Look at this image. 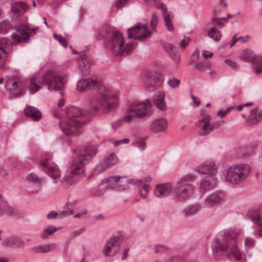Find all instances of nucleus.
<instances>
[{
	"mask_svg": "<svg viewBox=\"0 0 262 262\" xmlns=\"http://www.w3.org/2000/svg\"><path fill=\"white\" fill-rule=\"evenodd\" d=\"M149 3L151 5H154L157 8H161L162 14L167 30L169 31H173L174 27L171 22V19L173 17V15L167 12L166 6L161 3L160 0H151Z\"/></svg>",
	"mask_w": 262,
	"mask_h": 262,
	"instance_id": "18",
	"label": "nucleus"
},
{
	"mask_svg": "<svg viewBox=\"0 0 262 262\" xmlns=\"http://www.w3.org/2000/svg\"><path fill=\"white\" fill-rule=\"evenodd\" d=\"M38 28L30 29L28 25L19 24L16 27V33L12 34L13 41L3 37L0 38V69L6 64V57L13 50V45L19 42L28 43L32 36H34Z\"/></svg>",
	"mask_w": 262,
	"mask_h": 262,
	"instance_id": "4",
	"label": "nucleus"
},
{
	"mask_svg": "<svg viewBox=\"0 0 262 262\" xmlns=\"http://www.w3.org/2000/svg\"><path fill=\"white\" fill-rule=\"evenodd\" d=\"M95 86H97V94L91 98L90 101L93 110L95 112L101 111L106 114L116 110L118 105L117 97L100 84L97 76L81 78L77 82V89L81 92H86Z\"/></svg>",
	"mask_w": 262,
	"mask_h": 262,
	"instance_id": "1",
	"label": "nucleus"
},
{
	"mask_svg": "<svg viewBox=\"0 0 262 262\" xmlns=\"http://www.w3.org/2000/svg\"><path fill=\"white\" fill-rule=\"evenodd\" d=\"M79 69L82 74L86 75L89 73L90 64L86 60L82 59L80 62Z\"/></svg>",
	"mask_w": 262,
	"mask_h": 262,
	"instance_id": "35",
	"label": "nucleus"
},
{
	"mask_svg": "<svg viewBox=\"0 0 262 262\" xmlns=\"http://www.w3.org/2000/svg\"><path fill=\"white\" fill-rule=\"evenodd\" d=\"M225 62L226 63V64H227V65H228L233 69H235L237 68L236 64L230 59H226L225 60Z\"/></svg>",
	"mask_w": 262,
	"mask_h": 262,
	"instance_id": "57",
	"label": "nucleus"
},
{
	"mask_svg": "<svg viewBox=\"0 0 262 262\" xmlns=\"http://www.w3.org/2000/svg\"><path fill=\"white\" fill-rule=\"evenodd\" d=\"M164 95L162 92L157 93L154 98V102L157 106L161 111L166 109V105L164 102Z\"/></svg>",
	"mask_w": 262,
	"mask_h": 262,
	"instance_id": "30",
	"label": "nucleus"
},
{
	"mask_svg": "<svg viewBox=\"0 0 262 262\" xmlns=\"http://www.w3.org/2000/svg\"><path fill=\"white\" fill-rule=\"evenodd\" d=\"M118 162L117 157L114 154L110 155L104 161L102 166L104 168H107L116 165Z\"/></svg>",
	"mask_w": 262,
	"mask_h": 262,
	"instance_id": "33",
	"label": "nucleus"
},
{
	"mask_svg": "<svg viewBox=\"0 0 262 262\" xmlns=\"http://www.w3.org/2000/svg\"><path fill=\"white\" fill-rule=\"evenodd\" d=\"M132 145L141 150H143L146 148L145 142L142 139L135 140L133 142Z\"/></svg>",
	"mask_w": 262,
	"mask_h": 262,
	"instance_id": "42",
	"label": "nucleus"
},
{
	"mask_svg": "<svg viewBox=\"0 0 262 262\" xmlns=\"http://www.w3.org/2000/svg\"><path fill=\"white\" fill-rule=\"evenodd\" d=\"M195 68L201 72H204L210 68V64L207 61L199 62L195 65Z\"/></svg>",
	"mask_w": 262,
	"mask_h": 262,
	"instance_id": "43",
	"label": "nucleus"
},
{
	"mask_svg": "<svg viewBox=\"0 0 262 262\" xmlns=\"http://www.w3.org/2000/svg\"><path fill=\"white\" fill-rule=\"evenodd\" d=\"M211 117L206 115L199 120L198 126L199 127L198 134L201 136H206L213 130L212 126L209 123Z\"/></svg>",
	"mask_w": 262,
	"mask_h": 262,
	"instance_id": "19",
	"label": "nucleus"
},
{
	"mask_svg": "<svg viewBox=\"0 0 262 262\" xmlns=\"http://www.w3.org/2000/svg\"><path fill=\"white\" fill-rule=\"evenodd\" d=\"M24 113L34 121H38L41 117V114L38 109L32 106H26L24 109Z\"/></svg>",
	"mask_w": 262,
	"mask_h": 262,
	"instance_id": "27",
	"label": "nucleus"
},
{
	"mask_svg": "<svg viewBox=\"0 0 262 262\" xmlns=\"http://www.w3.org/2000/svg\"><path fill=\"white\" fill-rule=\"evenodd\" d=\"M180 81L179 79L173 77L171 79H169L168 81V85L172 88H176L178 87L180 84Z\"/></svg>",
	"mask_w": 262,
	"mask_h": 262,
	"instance_id": "48",
	"label": "nucleus"
},
{
	"mask_svg": "<svg viewBox=\"0 0 262 262\" xmlns=\"http://www.w3.org/2000/svg\"><path fill=\"white\" fill-rule=\"evenodd\" d=\"M140 26V23H136L133 27L127 30L128 38L135 40H139V34L138 27Z\"/></svg>",
	"mask_w": 262,
	"mask_h": 262,
	"instance_id": "34",
	"label": "nucleus"
},
{
	"mask_svg": "<svg viewBox=\"0 0 262 262\" xmlns=\"http://www.w3.org/2000/svg\"><path fill=\"white\" fill-rule=\"evenodd\" d=\"M240 59L251 62L252 69L255 75L262 73V57L256 55L251 50L247 49L243 51L241 53Z\"/></svg>",
	"mask_w": 262,
	"mask_h": 262,
	"instance_id": "11",
	"label": "nucleus"
},
{
	"mask_svg": "<svg viewBox=\"0 0 262 262\" xmlns=\"http://www.w3.org/2000/svg\"><path fill=\"white\" fill-rule=\"evenodd\" d=\"M158 22V19L157 14L155 13H152L150 20V26L154 31H156V27Z\"/></svg>",
	"mask_w": 262,
	"mask_h": 262,
	"instance_id": "45",
	"label": "nucleus"
},
{
	"mask_svg": "<svg viewBox=\"0 0 262 262\" xmlns=\"http://www.w3.org/2000/svg\"><path fill=\"white\" fill-rule=\"evenodd\" d=\"M27 180L34 184L40 185L41 184L43 180L42 179L38 177L36 174L34 173H30L27 178Z\"/></svg>",
	"mask_w": 262,
	"mask_h": 262,
	"instance_id": "40",
	"label": "nucleus"
},
{
	"mask_svg": "<svg viewBox=\"0 0 262 262\" xmlns=\"http://www.w3.org/2000/svg\"><path fill=\"white\" fill-rule=\"evenodd\" d=\"M246 215L252 222L259 227V228L254 232V235L256 237H262V221L259 208L254 207L249 209Z\"/></svg>",
	"mask_w": 262,
	"mask_h": 262,
	"instance_id": "15",
	"label": "nucleus"
},
{
	"mask_svg": "<svg viewBox=\"0 0 262 262\" xmlns=\"http://www.w3.org/2000/svg\"><path fill=\"white\" fill-rule=\"evenodd\" d=\"M251 167L246 164H236L228 168L225 178L229 185H237L244 181L249 176Z\"/></svg>",
	"mask_w": 262,
	"mask_h": 262,
	"instance_id": "8",
	"label": "nucleus"
},
{
	"mask_svg": "<svg viewBox=\"0 0 262 262\" xmlns=\"http://www.w3.org/2000/svg\"><path fill=\"white\" fill-rule=\"evenodd\" d=\"M2 215L6 214L9 216H13L17 214L18 210L14 206L8 204L5 201H2Z\"/></svg>",
	"mask_w": 262,
	"mask_h": 262,
	"instance_id": "28",
	"label": "nucleus"
},
{
	"mask_svg": "<svg viewBox=\"0 0 262 262\" xmlns=\"http://www.w3.org/2000/svg\"><path fill=\"white\" fill-rule=\"evenodd\" d=\"M57 245L56 243L40 245L33 247L32 251L35 253H46L56 250Z\"/></svg>",
	"mask_w": 262,
	"mask_h": 262,
	"instance_id": "26",
	"label": "nucleus"
},
{
	"mask_svg": "<svg viewBox=\"0 0 262 262\" xmlns=\"http://www.w3.org/2000/svg\"><path fill=\"white\" fill-rule=\"evenodd\" d=\"M169 54H170L172 59L175 62H178L180 58V55L179 54V51L176 48H175L172 52H171V53Z\"/></svg>",
	"mask_w": 262,
	"mask_h": 262,
	"instance_id": "49",
	"label": "nucleus"
},
{
	"mask_svg": "<svg viewBox=\"0 0 262 262\" xmlns=\"http://www.w3.org/2000/svg\"><path fill=\"white\" fill-rule=\"evenodd\" d=\"M222 12L220 6L216 7L213 10V13L214 15H217Z\"/></svg>",
	"mask_w": 262,
	"mask_h": 262,
	"instance_id": "64",
	"label": "nucleus"
},
{
	"mask_svg": "<svg viewBox=\"0 0 262 262\" xmlns=\"http://www.w3.org/2000/svg\"><path fill=\"white\" fill-rule=\"evenodd\" d=\"M196 177L192 173H187L179 178L174 186L170 183L156 185L154 194L159 198L169 196L173 192L176 199L184 201L188 199L193 193L194 187L192 184Z\"/></svg>",
	"mask_w": 262,
	"mask_h": 262,
	"instance_id": "2",
	"label": "nucleus"
},
{
	"mask_svg": "<svg viewBox=\"0 0 262 262\" xmlns=\"http://www.w3.org/2000/svg\"><path fill=\"white\" fill-rule=\"evenodd\" d=\"M196 171L201 175L215 176L217 172V167L214 161L208 160L199 164Z\"/></svg>",
	"mask_w": 262,
	"mask_h": 262,
	"instance_id": "17",
	"label": "nucleus"
},
{
	"mask_svg": "<svg viewBox=\"0 0 262 262\" xmlns=\"http://www.w3.org/2000/svg\"><path fill=\"white\" fill-rule=\"evenodd\" d=\"M148 23L141 24L140 23V26L138 27L139 34V40H143L151 36L152 31L148 29Z\"/></svg>",
	"mask_w": 262,
	"mask_h": 262,
	"instance_id": "29",
	"label": "nucleus"
},
{
	"mask_svg": "<svg viewBox=\"0 0 262 262\" xmlns=\"http://www.w3.org/2000/svg\"><path fill=\"white\" fill-rule=\"evenodd\" d=\"M255 240L250 237H246L245 239V246L247 248L252 247L255 244Z\"/></svg>",
	"mask_w": 262,
	"mask_h": 262,
	"instance_id": "50",
	"label": "nucleus"
},
{
	"mask_svg": "<svg viewBox=\"0 0 262 262\" xmlns=\"http://www.w3.org/2000/svg\"><path fill=\"white\" fill-rule=\"evenodd\" d=\"M85 228L84 227H82V228L74 231L73 232H72V235L73 237H76V236H79V235H80L81 234L83 233L85 231Z\"/></svg>",
	"mask_w": 262,
	"mask_h": 262,
	"instance_id": "56",
	"label": "nucleus"
},
{
	"mask_svg": "<svg viewBox=\"0 0 262 262\" xmlns=\"http://www.w3.org/2000/svg\"><path fill=\"white\" fill-rule=\"evenodd\" d=\"M86 158L78 156L75 153V156L70 163L66 173L63 178V181L68 185H73L77 183L85 172V160Z\"/></svg>",
	"mask_w": 262,
	"mask_h": 262,
	"instance_id": "7",
	"label": "nucleus"
},
{
	"mask_svg": "<svg viewBox=\"0 0 262 262\" xmlns=\"http://www.w3.org/2000/svg\"><path fill=\"white\" fill-rule=\"evenodd\" d=\"M74 214L73 209L71 207L68 203L64 206L63 210L59 214V217L62 218Z\"/></svg>",
	"mask_w": 262,
	"mask_h": 262,
	"instance_id": "37",
	"label": "nucleus"
},
{
	"mask_svg": "<svg viewBox=\"0 0 262 262\" xmlns=\"http://www.w3.org/2000/svg\"><path fill=\"white\" fill-rule=\"evenodd\" d=\"M128 142H129L128 139H124L120 140L115 141L114 142V144L115 146H117L120 145V144L127 143H128Z\"/></svg>",
	"mask_w": 262,
	"mask_h": 262,
	"instance_id": "60",
	"label": "nucleus"
},
{
	"mask_svg": "<svg viewBox=\"0 0 262 262\" xmlns=\"http://www.w3.org/2000/svg\"><path fill=\"white\" fill-rule=\"evenodd\" d=\"M142 80L149 90L152 91L162 86L163 77L157 71H147L143 75Z\"/></svg>",
	"mask_w": 262,
	"mask_h": 262,
	"instance_id": "13",
	"label": "nucleus"
},
{
	"mask_svg": "<svg viewBox=\"0 0 262 262\" xmlns=\"http://www.w3.org/2000/svg\"><path fill=\"white\" fill-rule=\"evenodd\" d=\"M58 229L57 228L53 226V225L49 226L43 230L41 234V236L43 238H46L48 235L57 231Z\"/></svg>",
	"mask_w": 262,
	"mask_h": 262,
	"instance_id": "38",
	"label": "nucleus"
},
{
	"mask_svg": "<svg viewBox=\"0 0 262 262\" xmlns=\"http://www.w3.org/2000/svg\"><path fill=\"white\" fill-rule=\"evenodd\" d=\"M59 213H58L56 211H52L47 214V218L49 220L54 219L57 216L59 217Z\"/></svg>",
	"mask_w": 262,
	"mask_h": 262,
	"instance_id": "53",
	"label": "nucleus"
},
{
	"mask_svg": "<svg viewBox=\"0 0 262 262\" xmlns=\"http://www.w3.org/2000/svg\"><path fill=\"white\" fill-rule=\"evenodd\" d=\"M88 213L86 209H83L80 212L75 214L74 216L75 218H80L83 215H85Z\"/></svg>",
	"mask_w": 262,
	"mask_h": 262,
	"instance_id": "58",
	"label": "nucleus"
},
{
	"mask_svg": "<svg viewBox=\"0 0 262 262\" xmlns=\"http://www.w3.org/2000/svg\"><path fill=\"white\" fill-rule=\"evenodd\" d=\"M262 120V109L258 112L256 108L251 109L249 118L247 122V125L251 126L257 124Z\"/></svg>",
	"mask_w": 262,
	"mask_h": 262,
	"instance_id": "23",
	"label": "nucleus"
},
{
	"mask_svg": "<svg viewBox=\"0 0 262 262\" xmlns=\"http://www.w3.org/2000/svg\"><path fill=\"white\" fill-rule=\"evenodd\" d=\"M149 191V185L145 184L139 190L138 193L140 198L142 199H146L148 195Z\"/></svg>",
	"mask_w": 262,
	"mask_h": 262,
	"instance_id": "41",
	"label": "nucleus"
},
{
	"mask_svg": "<svg viewBox=\"0 0 262 262\" xmlns=\"http://www.w3.org/2000/svg\"><path fill=\"white\" fill-rule=\"evenodd\" d=\"M69 74H59L55 70H50L47 71L39 77L33 76L29 80L28 90L31 94H34L38 92L41 86L38 84L47 86L50 91H60L61 95L63 93L62 88L65 85L69 78Z\"/></svg>",
	"mask_w": 262,
	"mask_h": 262,
	"instance_id": "3",
	"label": "nucleus"
},
{
	"mask_svg": "<svg viewBox=\"0 0 262 262\" xmlns=\"http://www.w3.org/2000/svg\"><path fill=\"white\" fill-rule=\"evenodd\" d=\"M200 209L198 204L192 205L184 210V213L186 215H192L196 213Z\"/></svg>",
	"mask_w": 262,
	"mask_h": 262,
	"instance_id": "36",
	"label": "nucleus"
},
{
	"mask_svg": "<svg viewBox=\"0 0 262 262\" xmlns=\"http://www.w3.org/2000/svg\"><path fill=\"white\" fill-rule=\"evenodd\" d=\"M28 7L24 2H14L11 4L12 12L17 14L19 13H24L27 11Z\"/></svg>",
	"mask_w": 262,
	"mask_h": 262,
	"instance_id": "31",
	"label": "nucleus"
},
{
	"mask_svg": "<svg viewBox=\"0 0 262 262\" xmlns=\"http://www.w3.org/2000/svg\"><path fill=\"white\" fill-rule=\"evenodd\" d=\"M207 35L215 41H219L222 37L221 31L214 27H207Z\"/></svg>",
	"mask_w": 262,
	"mask_h": 262,
	"instance_id": "32",
	"label": "nucleus"
},
{
	"mask_svg": "<svg viewBox=\"0 0 262 262\" xmlns=\"http://www.w3.org/2000/svg\"><path fill=\"white\" fill-rule=\"evenodd\" d=\"M55 39L57 40L61 45L63 47H67L68 45V41L64 38L62 37L60 35L54 34L53 35Z\"/></svg>",
	"mask_w": 262,
	"mask_h": 262,
	"instance_id": "46",
	"label": "nucleus"
},
{
	"mask_svg": "<svg viewBox=\"0 0 262 262\" xmlns=\"http://www.w3.org/2000/svg\"><path fill=\"white\" fill-rule=\"evenodd\" d=\"M98 147L96 145H92L88 144L86 146L82 148H78L76 151L75 154L77 156H83L86 159L85 162L91 160V158L95 155L97 152Z\"/></svg>",
	"mask_w": 262,
	"mask_h": 262,
	"instance_id": "20",
	"label": "nucleus"
},
{
	"mask_svg": "<svg viewBox=\"0 0 262 262\" xmlns=\"http://www.w3.org/2000/svg\"><path fill=\"white\" fill-rule=\"evenodd\" d=\"M167 248L161 245H157L154 247V251L155 253H162L165 252Z\"/></svg>",
	"mask_w": 262,
	"mask_h": 262,
	"instance_id": "51",
	"label": "nucleus"
},
{
	"mask_svg": "<svg viewBox=\"0 0 262 262\" xmlns=\"http://www.w3.org/2000/svg\"><path fill=\"white\" fill-rule=\"evenodd\" d=\"M55 39L57 40L61 45L63 47H67L68 45V41L64 38L62 37L60 35L54 34L53 35Z\"/></svg>",
	"mask_w": 262,
	"mask_h": 262,
	"instance_id": "47",
	"label": "nucleus"
},
{
	"mask_svg": "<svg viewBox=\"0 0 262 262\" xmlns=\"http://www.w3.org/2000/svg\"><path fill=\"white\" fill-rule=\"evenodd\" d=\"M225 199V193L221 190L213 192L205 198L204 205L206 207H213L222 203Z\"/></svg>",
	"mask_w": 262,
	"mask_h": 262,
	"instance_id": "16",
	"label": "nucleus"
},
{
	"mask_svg": "<svg viewBox=\"0 0 262 262\" xmlns=\"http://www.w3.org/2000/svg\"><path fill=\"white\" fill-rule=\"evenodd\" d=\"M202 55L205 58H210L213 56V53L207 50H203Z\"/></svg>",
	"mask_w": 262,
	"mask_h": 262,
	"instance_id": "61",
	"label": "nucleus"
},
{
	"mask_svg": "<svg viewBox=\"0 0 262 262\" xmlns=\"http://www.w3.org/2000/svg\"><path fill=\"white\" fill-rule=\"evenodd\" d=\"M251 39V37L249 35H246L244 37H239L238 40H241L243 42H246L249 41Z\"/></svg>",
	"mask_w": 262,
	"mask_h": 262,
	"instance_id": "62",
	"label": "nucleus"
},
{
	"mask_svg": "<svg viewBox=\"0 0 262 262\" xmlns=\"http://www.w3.org/2000/svg\"><path fill=\"white\" fill-rule=\"evenodd\" d=\"M129 250L128 249H125L122 251V256L121 259L122 260L126 259L127 258V255L128 253Z\"/></svg>",
	"mask_w": 262,
	"mask_h": 262,
	"instance_id": "63",
	"label": "nucleus"
},
{
	"mask_svg": "<svg viewBox=\"0 0 262 262\" xmlns=\"http://www.w3.org/2000/svg\"><path fill=\"white\" fill-rule=\"evenodd\" d=\"M135 45L130 42L125 45L124 37L122 33L115 31L112 34L107 45L108 48L115 56H121L130 53Z\"/></svg>",
	"mask_w": 262,
	"mask_h": 262,
	"instance_id": "9",
	"label": "nucleus"
},
{
	"mask_svg": "<svg viewBox=\"0 0 262 262\" xmlns=\"http://www.w3.org/2000/svg\"><path fill=\"white\" fill-rule=\"evenodd\" d=\"M224 121L221 120V121H219L217 122H215L213 123L211 125L212 126L213 129H214L215 128H217V127H219L220 126H222V125L224 124Z\"/></svg>",
	"mask_w": 262,
	"mask_h": 262,
	"instance_id": "59",
	"label": "nucleus"
},
{
	"mask_svg": "<svg viewBox=\"0 0 262 262\" xmlns=\"http://www.w3.org/2000/svg\"><path fill=\"white\" fill-rule=\"evenodd\" d=\"M168 126V121L164 117L159 118L152 121L149 128L151 132L159 133L165 131Z\"/></svg>",
	"mask_w": 262,
	"mask_h": 262,
	"instance_id": "21",
	"label": "nucleus"
},
{
	"mask_svg": "<svg viewBox=\"0 0 262 262\" xmlns=\"http://www.w3.org/2000/svg\"><path fill=\"white\" fill-rule=\"evenodd\" d=\"M25 242L17 236H12L5 238L3 242V245L9 247H19L25 245Z\"/></svg>",
	"mask_w": 262,
	"mask_h": 262,
	"instance_id": "25",
	"label": "nucleus"
},
{
	"mask_svg": "<svg viewBox=\"0 0 262 262\" xmlns=\"http://www.w3.org/2000/svg\"><path fill=\"white\" fill-rule=\"evenodd\" d=\"M189 41V38H183L182 41L179 44V47L181 49L184 48L186 46L188 45Z\"/></svg>",
	"mask_w": 262,
	"mask_h": 262,
	"instance_id": "54",
	"label": "nucleus"
},
{
	"mask_svg": "<svg viewBox=\"0 0 262 262\" xmlns=\"http://www.w3.org/2000/svg\"><path fill=\"white\" fill-rule=\"evenodd\" d=\"M90 117L91 113L89 111L75 106L68 107L60 121V127L67 135L77 136L80 133L77 129L86 123Z\"/></svg>",
	"mask_w": 262,
	"mask_h": 262,
	"instance_id": "5",
	"label": "nucleus"
},
{
	"mask_svg": "<svg viewBox=\"0 0 262 262\" xmlns=\"http://www.w3.org/2000/svg\"><path fill=\"white\" fill-rule=\"evenodd\" d=\"M123 236L119 234H114L110 237L105 242L102 253L105 256H114L120 251Z\"/></svg>",
	"mask_w": 262,
	"mask_h": 262,
	"instance_id": "10",
	"label": "nucleus"
},
{
	"mask_svg": "<svg viewBox=\"0 0 262 262\" xmlns=\"http://www.w3.org/2000/svg\"><path fill=\"white\" fill-rule=\"evenodd\" d=\"M207 27H214L222 28L224 26V24L221 21L219 18H213L206 24Z\"/></svg>",
	"mask_w": 262,
	"mask_h": 262,
	"instance_id": "39",
	"label": "nucleus"
},
{
	"mask_svg": "<svg viewBox=\"0 0 262 262\" xmlns=\"http://www.w3.org/2000/svg\"><path fill=\"white\" fill-rule=\"evenodd\" d=\"M164 47L166 52L171 53L176 48L173 47L172 45L170 43H166L164 45Z\"/></svg>",
	"mask_w": 262,
	"mask_h": 262,
	"instance_id": "55",
	"label": "nucleus"
},
{
	"mask_svg": "<svg viewBox=\"0 0 262 262\" xmlns=\"http://www.w3.org/2000/svg\"><path fill=\"white\" fill-rule=\"evenodd\" d=\"M129 0H117L115 4V7L116 9L121 8L124 6L128 2Z\"/></svg>",
	"mask_w": 262,
	"mask_h": 262,
	"instance_id": "52",
	"label": "nucleus"
},
{
	"mask_svg": "<svg viewBox=\"0 0 262 262\" xmlns=\"http://www.w3.org/2000/svg\"><path fill=\"white\" fill-rule=\"evenodd\" d=\"M11 28V25L8 20H3L0 23V32L6 33Z\"/></svg>",
	"mask_w": 262,
	"mask_h": 262,
	"instance_id": "44",
	"label": "nucleus"
},
{
	"mask_svg": "<svg viewBox=\"0 0 262 262\" xmlns=\"http://www.w3.org/2000/svg\"><path fill=\"white\" fill-rule=\"evenodd\" d=\"M217 182V178L214 176H206L201 181L200 187L202 190L208 191L215 187Z\"/></svg>",
	"mask_w": 262,
	"mask_h": 262,
	"instance_id": "22",
	"label": "nucleus"
},
{
	"mask_svg": "<svg viewBox=\"0 0 262 262\" xmlns=\"http://www.w3.org/2000/svg\"><path fill=\"white\" fill-rule=\"evenodd\" d=\"M151 106V104L148 99L145 102L134 101L128 106L126 115L124 116L122 120L128 123L134 118L148 119L152 115Z\"/></svg>",
	"mask_w": 262,
	"mask_h": 262,
	"instance_id": "6",
	"label": "nucleus"
},
{
	"mask_svg": "<svg viewBox=\"0 0 262 262\" xmlns=\"http://www.w3.org/2000/svg\"><path fill=\"white\" fill-rule=\"evenodd\" d=\"M121 178L122 177L120 176H111L104 178L101 181L99 184V186L106 183L107 185L104 188L106 191L107 190L117 189L118 188L117 186L115 184H112L111 183L112 182L118 183Z\"/></svg>",
	"mask_w": 262,
	"mask_h": 262,
	"instance_id": "24",
	"label": "nucleus"
},
{
	"mask_svg": "<svg viewBox=\"0 0 262 262\" xmlns=\"http://www.w3.org/2000/svg\"><path fill=\"white\" fill-rule=\"evenodd\" d=\"M51 156L43 157L40 161V165L43 170L53 178L54 183H56L60 180L61 172L57 166L51 161Z\"/></svg>",
	"mask_w": 262,
	"mask_h": 262,
	"instance_id": "12",
	"label": "nucleus"
},
{
	"mask_svg": "<svg viewBox=\"0 0 262 262\" xmlns=\"http://www.w3.org/2000/svg\"><path fill=\"white\" fill-rule=\"evenodd\" d=\"M6 78V88L10 94L14 97L21 96L25 88L20 78L16 75L8 76Z\"/></svg>",
	"mask_w": 262,
	"mask_h": 262,
	"instance_id": "14",
	"label": "nucleus"
}]
</instances>
